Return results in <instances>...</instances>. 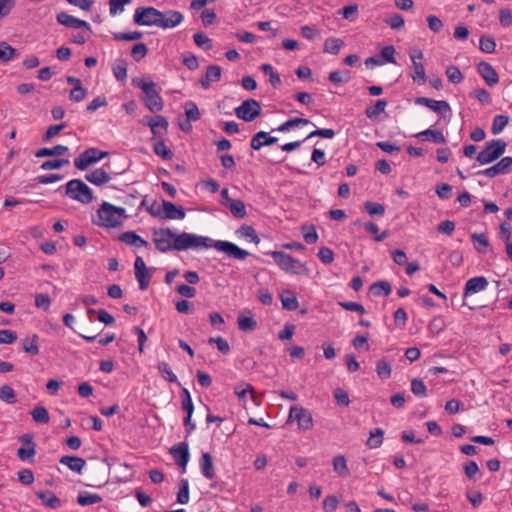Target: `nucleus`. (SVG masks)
Masks as SVG:
<instances>
[{"mask_svg":"<svg viewBox=\"0 0 512 512\" xmlns=\"http://www.w3.org/2000/svg\"><path fill=\"white\" fill-rule=\"evenodd\" d=\"M152 236L156 249L162 253L171 250L207 249L212 246V239L209 237L187 232L176 234L170 228L155 229L153 230Z\"/></svg>","mask_w":512,"mask_h":512,"instance_id":"1","label":"nucleus"},{"mask_svg":"<svg viewBox=\"0 0 512 512\" xmlns=\"http://www.w3.org/2000/svg\"><path fill=\"white\" fill-rule=\"evenodd\" d=\"M126 217L124 208L104 201L98 208L97 215L93 217L92 222L100 227L115 228L120 226Z\"/></svg>","mask_w":512,"mask_h":512,"instance_id":"2","label":"nucleus"},{"mask_svg":"<svg viewBox=\"0 0 512 512\" xmlns=\"http://www.w3.org/2000/svg\"><path fill=\"white\" fill-rule=\"evenodd\" d=\"M269 254L273 257L279 268L286 273L294 275H308L309 269L306 264L292 257L290 254L282 251H271Z\"/></svg>","mask_w":512,"mask_h":512,"instance_id":"3","label":"nucleus"},{"mask_svg":"<svg viewBox=\"0 0 512 512\" xmlns=\"http://www.w3.org/2000/svg\"><path fill=\"white\" fill-rule=\"evenodd\" d=\"M133 85L139 87L145 94L144 102L146 107L153 113L163 109V101L153 81L144 82L141 79H133Z\"/></svg>","mask_w":512,"mask_h":512,"instance_id":"4","label":"nucleus"},{"mask_svg":"<svg viewBox=\"0 0 512 512\" xmlns=\"http://www.w3.org/2000/svg\"><path fill=\"white\" fill-rule=\"evenodd\" d=\"M507 144L502 139H493L485 144L476 159L481 165H486L499 159L506 150Z\"/></svg>","mask_w":512,"mask_h":512,"instance_id":"5","label":"nucleus"},{"mask_svg":"<svg viewBox=\"0 0 512 512\" xmlns=\"http://www.w3.org/2000/svg\"><path fill=\"white\" fill-rule=\"evenodd\" d=\"M66 195L83 204H89L93 200L92 190L79 179H72L66 184Z\"/></svg>","mask_w":512,"mask_h":512,"instance_id":"6","label":"nucleus"},{"mask_svg":"<svg viewBox=\"0 0 512 512\" xmlns=\"http://www.w3.org/2000/svg\"><path fill=\"white\" fill-rule=\"evenodd\" d=\"M409 56L412 62L410 77L414 83L419 85L425 84L427 77L423 63V52L419 48H413L410 50Z\"/></svg>","mask_w":512,"mask_h":512,"instance_id":"7","label":"nucleus"},{"mask_svg":"<svg viewBox=\"0 0 512 512\" xmlns=\"http://www.w3.org/2000/svg\"><path fill=\"white\" fill-rule=\"evenodd\" d=\"M162 12L154 7H138L135 10L133 20L137 25L158 26L162 20Z\"/></svg>","mask_w":512,"mask_h":512,"instance_id":"8","label":"nucleus"},{"mask_svg":"<svg viewBox=\"0 0 512 512\" xmlns=\"http://www.w3.org/2000/svg\"><path fill=\"white\" fill-rule=\"evenodd\" d=\"M108 155V152L98 148H88L74 160V166L79 170H85L90 165L100 161Z\"/></svg>","mask_w":512,"mask_h":512,"instance_id":"9","label":"nucleus"},{"mask_svg":"<svg viewBox=\"0 0 512 512\" xmlns=\"http://www.w3.org/2000/svg\"><path fill=\"white\" fill-rule=\"evenodd\" d=\"M235 114L239 119L252 122L261 114L260 103L255 99H247L240 106L235 108Z\"/></svg>","mask_w":512,"mask_h":512,"instance_id":"10","label":"nucleus"},{"mask_svg":"<svg viewBox=\"0 0 512 512\" xmlns=\"http://www.w3.org/2000/svg\"><path fill=\"white\" fill-rule=\"evenodd\" d=\"M211 247H214L216 250L223 252L227 254L229 257L237 260H244L249 255L248 251L241 249L236 244L228 241L212 240Z\"/></svg>","mask_w":512,"mask_h":512,"instance_id":"11","label":"nucleus"},{"mask_svg":"<svg viewBox=\"0 0 512 512\" xmlns=\"http://www.w3.org/2000/svg\"><path fill=\"white\" fill-rule=\"evenodd\" d=\"M134 270L135 277L139 283V288L141 290L147 289L149 285L150 278L152 277V273L154 268H147L144 260L141 257H136L134 262Z\"/></svg>","mask_w":512,"mask_h":512,"instance_id":"12","label":"nucleus"},{"mask_svg":"<svg viewBox=\"0 0 512 512\" xmlns=\"http://www.w3.org/2000/svg\"><path fill=\"white\" fill-rule=\"evenodd\" d=\"M289 418L296 420L300 429L309 430L313 426L311 413L303 407L292 406L290 408Z\"/></svg>","mask_w":512,"mask_h":512,"instance_id":"13","label":"nucleus"},{"mask_svg":"<svg viewBox=\"0 0 512 512\" xmlns=\"http://www.w3.org/2000/svg\"><path fill=\"white\" fill-rule=\"evenodd\" d=\"M415 104L426 106L430 110L439 113L443 117H445L446 113L451 112V107L445 100H434L427 97H417L415 99Z\"/></svg>","mask_w":512,"mask_h":512,"instance_id":"14","label":"nucleus"},{"mask_svg":"<svg viewBox=\"0 0 512 512\" xmlns=\"http://www.w3.org/2000/svg\"><path fill=\"white\" fill-rule=\"evenodd\" d=\"M170 454L173 457L175 463L185 470L189 461V449L188 444L185 442L178 443L171 447Z\"/></svg>","mask_w":512,"mask_h":512,"instance_id":"15","label":"nucleus"},{"mask_svg":"<svg viewBox=\"0 0 512 512\" xmlns=\"http://www.w3.org/2000/svg\"><path fill=\"white\" fill-rule=\"evenodd\" d=\"M20 441L23 443V446H21L17 450V456L20 460L26 461L36 454L35 443L33 442V435L24 434L20 437Z\"/></svg>","mask_w":512,"mask_h":512,"instance_id":"16","label":"nucleus"},{"mask_svg":"<svg viewBox=\"0 0 512 512\" xmlns=\"http://www.w3.org/2000/svg\"><path fill=\"white\" fill-rule=\"evenodd\" d=\"M144 124L149 126L152 134L159 138H162L168 130V121L162 115L150 117Z\"/></svg>","mask_w":512,"mask_h":512,"instance_id":"17","label":"nucleus"},{"mask_svg":"<svg viewBox=\"0 0 512 512\" xmlns=\"http://www.w3.org/2000/svg\"><path fill=\"white\" fill-rule=\"evenodd\" d=\"M477 71L488 86L492 87L499 82V76L496 70L488 62H479L477 65Z\"/></svg>","mask_w":512,"mask_h":512,"instance_id":"18","label":"nucleus"},{"mask_svg":"<svg viewBox=\"0 0 512 512\" xmlns=\"http://www.w3.org/2000/svg\"><path fill=\"white\" fill-rule=\"evenodd\" d=\"M57 21L61 25H64L69 28H86L87 30L91 29V26L88 22L78 19L67 12H60L57 14Z\"/></svg>","mask_w":512,"mask_h":512,"instance_id":"19","label":"nucleus"},{"mask_svg":"<svg viewBox=\"0 0 512 512\" xmlns=\"http://www.w3.org/2000/svg\"><path fill=\"white\" fill-rule=\"evenodd\" d=\"M487 286L488 281L484 276L470 278L465 284L463 296L464 298H466L472 294L478 293L486 289Z\"/></svg>","mask_w":512,"mask_h":512,"instance_id":"20","label":"nucleus"},{"mask_svg":"<svg viewBox=\"0 0 512 512\" xmlns=\"http://www.w3.org/2000/svg\"><path fill=\"white\" fill-rule=\"evenodd\" d=\"M162 218L163 219H183L185 218V210L181 206H176L174 203L163 200L162 201Z\"/></svg>","mask_w":512,"mask_h":512,"instance_id":"21","label":"nucleus"},{"mask_svg":"<svg viewBox=\"0 0 512 512\" xmlns=\"http://www.w3.org/2000/svg\"><path fill=\"white\" fill-rule=\"evenodd\" d=\"M85 179L93 185L102 186L108 183L112 177L104 168H97L87 173Z\"/></svg>","mask_w":512,"mask_h":512,"instance_id":"22","label":"nucleus"},{"mask_svg":"<svg viewBox=\"0 0 512 512\" xmlns=\"http://www.w3.org/2000/svg\"><path fill=\"white\" fill-rule=\"evenodd\" d=\"M162 20L160 21V27L163 29L173 28L179 25L183 20V15L179 11L168 10L162 12Z\"/></svg>","mask_w":512,"mask_h":512,"instance_id":"23","label":"nucleus"},{"mask_svg":"<svg viewBox=\"0 0 512 512\" xmlns=\"http://www.w3.org/2000/svg\"><path fill=\"white\" fill-rule=\"evenodd\" d=\"M277 142L276 137H271L267 132H257L250 141V146L254 150H260L263 146L272 145Z\"/></svg>","mask_w":512,"mask_h":512,"instance_id":"24","label":"nucleus"},{"mask_svg":"<svg viewBox=\"0 0 512 512\" xmlns=\"http://www.w3.org/2000/svg\"><path fill=\"white\" fill-rule=\"evenodd\" d=\"M221 78V68L217 65H210L206 69L205 76H203L199 83L204 89H208L210 87L211 82H217Z\"/></svg>","mask_w":512,"mask_h":512,"instance_id":"25","label":"nucleus"},{"mask_svg":"<svg viewBox=\"0 0 512 512\" xmlns=\"http://www.w3.org/2000/svg\"><path fill=\"white\" fill-rule=\"evenodd\" d=\"M36 496L41 499L42 503L51 509H58L61 506V500L52 491H38Z\"/></svg>","mask_w":512,"mask_h":512,"instance_id":"26","label":"nucleus"},{"mask_svg":"<svg viewBox=\"0 0 512 512\" xmlns=\"http://www.w3.org/2000/svg\"><path fill=\"white\" fill-rule=\"evenodd\" d=\"M200 467L201 472L205 478L213 479L215 477L216 473L213 465V458L210 453L205 452L202 454Z\"/></svg>","mask_w":512,"mask_h":512,"instance_id":"27","label":"nucleus"},{"mask_svg":"<svg viewBox=\"0 0 512 512\" xmlns=\"http://www.w3.org/2000/svg\"><path fill=\"white\" fill-rule=\"evenodd\" d=\"M59 462L66 465L70 470L81 473L84 468L86 461L83 458L77 456L64 455L60 458Z\"/></svg>","mask_w":512,"mask_h":512,"instance_id":"28","label":"nucleus"},{"mask_svg":"<svg viewBox=\"0 0 512 512\" xmlns=\"http://www.w3.org/2000/svg\"><path fill=\"white\" fill-rule=\"evenodd\" d=\"M119 239L127 245L135 247H149V243L133 231L123 232Z\"/></svg>","mask_w":512,"mask_h":512,"instance_id":"29","label":"nucleus"},{"mask_svg":"<svg viewBox=\"0 0 512 512\" xmlns=\"http://www.w3.org/2000/svg\"><path fill=\"white\" fill-rule=\"evenodd\" d=\"M416 137L422 140H428L438 144L446 143V138L440 130H433L429 128L418 133Z\"/></svg>","mask_w":512,"mask_h":512,"instance_id":"30","label":"nucleus"},{"mask_svg":"<svg viewBox=\"0 0 512 512\" xmlns=\"http://www.w3.org/2000/svg\"><path fill=\"white\" fill-rule=\"evenodd\" d=\"M69 151V148L64 145H56L52 148H41L39 149L35 156L38 158L43 157H52V156H62L65 155Z\"/></svg>","mask_w":512,"mask_h":512,"instance_id":"31","label":"nucleus"},{"mask_svg":"<svg viewBox=\"0 0 512 512\" xmlns=\"http://www.w3.org/2000/svg\"><path fill=\"white\" fill-rule=\"evenodd\" d=\"M280 299L284 309L294 311L298 308L299 303L296 294L291 290H286L280 294Z\"/></svg>","mask_w":512,"mask_h":512,"instance_id":"32","label":"nucleus"},{"mask_svg":"<svg viewBox=\"0 0 512 512\" xmlns=\"http://www.w3.org/2000/svg\"><path fill=\"white\" fill-rule=\"evenodd\" d=\"M225 207L238 219H243L247 215L246 206L242 200L233 199Z\"/></svg>","mask_w":512,"mask_h":512,"instance_id":"33","label":"nucleus"},{"mask_svg":"<svg viewBox=\"0 0 512 512\" xmlns=\"http://www.w3.org/2000/svg\"><path fill=\"white\" fill-rule=\"evenodd\" d=\"M333 470L341 477H348L350 475V471L347 467L346 458L343 455H337L334 457L333 461Z\"/></svg>","mask_w":512,"mask_h":512,"instance_id":"34","label":"nucleus"},{"mask_svg":"<svg viewBox=\"0 0 512 512\" xmlns=\"http://www.w3.org/2000/svg\"><path fill=\"white\" fill-rule=\"evenodd\" d=\"M39 336L37 334H33L31 337H27L22 341L23 350L26 353L31 355L39 354V346H38Z\"/></svg>","mask_w":512,"mask_h":512,"instance_id":"35","label":"nucleus"},{"mask_svg":"<svg viewBox=\"0 0 512 512\" xmlns=\"http://www.w3.org/2000/svg\"><path fill=\"white\" fill-rule=\"evenodd\" d=\"M238 328L241 331H253L257 327V322L252 316H245L244 314H240L237 319Z\"/></svg>","mask_w":512,"mask_h":512,"instance_id":"36","label":"nucleus"},{"mask_svg":"<svg viewBox=\"0 0 512 512\" xmlns=\"http://www.w3.org/2000/svg\"><path fill=\"white\" fill-rule=\"evenodd\" d=\"M384 431L381 428H375L370 432L366 445L370 449H376L381 446L383 442Z\"/></svg>","mask_w":512,"mask_h":512,"instance_id":"37","label":"nucleus"},{"mask_svg":"<svg viewBox=\"0 0 512 512\" xmlns=\"http://www.w3.org/2000/svg\"><path fill=\"white\" fill-rule=\"evenodd\" d=\"M17 55V50L5 41H0V62L6 63Z\"/></svg>","mask_w":512,"mask_h":512,"instance_id":"38","label":"nucleus"},{"mask_svg":"<svg viewBox=\"0 0 512 512\" xmlns=\"http://www.w3.org/2000/svg\"><path fill=\"white\" fill-rule=\"evenodd\" d=\"M370 291L375 296H380V295L388 296L391 293V285H390V283L388 281L381 280V281H378V282H374L370 286Z\"/></svg>","mask_w":512,"mask_h":512,"instance_id":"39","label":"nucleus"},{"mask_svg":"<svg viewBox=\"0 0 512 512\" xmlns=\"http://www.w3.org/2000/svg\"><path fill=\"white\" fill-rule=\"evenodd\" d=\"M343 45L344 42L341 39L331 37L325 40L323 50L325 53L336 55Z\"/></svg>","mask_w":512,"mask_h":512,"instance_id":"40","label":"nucleus"},{"mask_svg":"<svg viewBox=\"0 0 512 512\" xmlns=\"http://www.w3.org/2000/svg\"><path fill=\"white\" fill-rule=\"evenodd\" d=\"M153 151L164 160H171L173 158V152L165 145L162 139L154 143Z\"/></svg>","mask_w":512,"mask_h":512,"instance_id":"41","label":"nucleus"},{"mask_svg":"<svg viewBox=\"0 0 512 512\" xmlns=\"http://www.w3.org/2000/svg\"><path fill=\"white\" fill-rule=\"evenodd\" d=\"M115 78L119 81H125L127 78V63L123 59H119L112 67Z\"/></svg>","mask_w":512,"mask_h":512,"instance_id":"42","label":"nucleus"},{"mask_svg":"<svg viewBox=\"0 0 512 512\" xmlns=\"http://www.w3.org/2000/svg\"><path fill=\"white\" fill-rule=\"evenodd\" d=\"M0 400L7 404L16 403L17 396L11 386L5 384L0 387Z\"/></svg>","mask_w":512,"mask_h":512,"instance_id":"43","label":"nucleus"},{"mask_svg":"<svg viewBox=\"0 0 512 512\" xmlns=\"http://www.w3.org/2000/svg\"><path fill=\"white\" fill-rule=\"evenodd\" d=\"M310 120L306 118H293L289 119L286 122L282 123L277 130L280 132H286L289 131L293 127H298L300 125H308L310 124Z\"/></svg>","mask_w":512,"mask_h":512,"instance_id":"44","label":"nucleus"},{"mask_svg":"<svg viewBox=\"0 0 512 512\" xmlns=\"http://www.w3.org/2000/svg\"><path fill=\"white\" fill-rule=\"evenodd\" d=\"M376 373L381 379H388L392 373L391 364L385 359H380L376 364Z\"/></svg>","mask_w":512,"mask_h":512,"instance_id":"45","label":"nucleus"},{"mask_svg":"<svg viewBox=\"0 0 512 512\" xmlns=\"http://www.w3.org/2000/svg\"><path fill=\"white\" fill-rule=\"evenodd\" d=\"M31 416L36 423L47 424L50 420L49 413L43 406L34 408L31 411Z\"/></svg>","mask_w":512,"mask_h":512,"instance_id":"46","label":"nucleus"},{"mask_svg":"<svg viewBox=\"0 0 512 512\" xmlns=\"http://www.w3.org/2000/svg\"><path fill=\"white\" fill-rule=\"evenodd\" d=\"M479 48L484 53H493L496 49V42L492 36L483 35L479 40Z\"/></svg>","mask_w":512,"mask_h":512,"instance_id":"47","label":"nucleus"},{"mask_svg":"<svg viewBox=\"0 0 512 512\" xmlns=\"http://www.w3.org/2000/svg\"><path fill=\"white\" fill-rule=\"evenodd\" d=\"M157 369H158L159 373L161 374V376L168 382H171V383L177 382V377L173 373L170 365L167 362H164V361L159 362Z\"/></svg>","mask_w":512,"mask_h":512,"instance_id":"48","label":"nucleus"},{"mask_svg":"<svg viewBox=\"0 0 512 512\" xmlns=\"http://www.w3.org/2000/svg\"><path fill=\"white\" fill-rule=\"evenodd\" d=\"M509 117L506 115H496L493 119L491 132L494 135L499 134L507 126Z\"/></svg>","mask_w":512,"mask_h":512,"instance_id":"49","label":"nucleus"},{"mask_svg":"<svg viewBox=\"0 0 512 512\" xmlns=\"http://www.w3.org/2000/svg\"><path fill=\"white\" fill-rule=\"evenodd\" d=\"M386 106L387 101L384 99H379L376 101L374 106L366 108L365 114L368 118H375L380 113L385 111Z\"/></svg>","mask_w":512,"mask_h":512,"instance_id":"50","label":"nucleus"},{"mask_svg":"<svg viewBox=\"0 0 512 512\" xmlns=\"http://www.w3.org/2000/svg\"><path fill=\"white\" fill-rule=\"evenodd\" d=\"M189 501V482L187 479H182L179 483V491L177 494V502L186 504Z\"/></svg>","mask_w":512,"mask_h":512,"instance_id":"51","label":"nucleus"},{"mask_svg":"<svg viewBox=\"0 0 512 512\" xmlns=\"http://www.w3.org/2000/svg\"><path fill=\"white\" fill-rule=\"evenodd\" d=\"M142 36H143V33L140 31L113 33V38L116 41H135V40L142 38Z\"/></svg>","mask_w":512,"mask_h":512,"instance_id":"52","label":"nucleus"},{"mask_svg":"<svg viewBox=\"0 0 512 512\" xmlns=\"http://www.w3.org/2000/svg\"><path fill=\"white\" fill-rule=\"evenodd\" d=\"M471 239L474 242L478 243V246H475L476 250L480 253H485L487 250V247L489 246V240L486 234L484 233H473L471 235Z\"/></svg>","mask_w":512,"mask_h":512,"instance_id":"53","label":"nucleus"},{"mask_svg":"<svg viewBox=\"0 0 512 512\" xmlns=\"http://www.w3.org/2000/svg\"><path fill=\"white\" fill-rule=\"evenodd\" d=\"M411 391L417 397H426L427 389L424 382L420 379H412L411 381Z\"/></svg>","mask_w":512,"mask_h":512,"instance_id":"54","label":"nucleus"},{"mask_svg":"<svg viewBox=\"0 0 512 512\" xmlns=\"http://www.w3.org/2000/svg\"><path fill=\"white\" fill-rule=\"evenodd\" d=\"M446 76L448 80L454 84H458L463 80V74L458 67L451 65L446 69Z\"/></svg>","mask_w":512,"mask_h":512,"instance_id":"55","label":"nucleus"},{"mask_svg":"<svg viewBox=\"0 0 512 512\" xmlns=\"http://www.w3.org/2000/svg\"><path fill=\"white\" fill-rule=\"evenodd\" d=\"M237 233L242 237L250 238L256 244L260 242V239L252 226L243 225L237 230Z\"/></svg>","mask_w":512,"mask_h":512,"instance_id":"56","label":"nucleus"},{"mask_svg":"<svg viewBox=\"0 0 512 512\" xmlns=\"http://www.w3.org/2000/svg\"><path fill=\"white\" fill-rule=\"evenodd\" d=\"M102 501V498L97 494H79L77 498V502L81 506H87L92 504H97Z\"/></svg>","mask_w":512,"mask_h":512,"instance_id":"57","label":"nucleus"},{"mask_svg":"<svg viewBox=\"0 0 512 512\" xmlns=\"http://www.w3.org/2000/svg\"><path fill=\"white\" fill-rule=\"evenodd\" d=\"M182 409L187 414H193L194 406L188 389L183 388L181 394Z\"/></svg>","mask_w":512,"mask_h":512,"instance_id":"58","label":"nucleus"},{"mask_svg":"<svg viewBox=\"0 0 512 512\" xmlns=\"http://www.w3.org/2000/svg\"><path fill=\"white\" fill-rule=\"evenodd\" d=\"M69 163L70 161L68 159L47 160L41 164L40 168L42 170L59 169L62 166L69 165Z\"/></svg>","mask_w":512,"mask_h":512,"instance_id":"59","label":"nucleus"},{"mask_svg":"<svg viewBox=\"0 0 512 512\" xmlns=\"http://www.w3.org/2000/svg\"><path fill=\"white\" fill-rule=\"evenodd\" d=\"M148 53V48L144 43L135 44L131 49V56L137 62L142 60Z\"/></svg>","mask_w":512,"mask_h":512,"instance_id":"60","label":"nucleus"},{"mask_svg":"<svg viewBox=\"0 0 512 512\" xmlns=\"http://www.w3.org/2000/svg\"><path fill=\"white\" fill-rule=\"evenodd\" d=\"M193 39L195 44L204 50H210L213 47L212 40L203 33H195Z\"/></svg>","mask_w":512,"mask_h":512,"instance_id":"61","label":"nucleus"},{"mask_svg":"<svg viewBox=\"0 0 512 512\" xmlns=\"http://www.w3.org/2000/svg\"><path fill=\"white\" fill-rule=\"evenodd\" d=\"M132 0H109V13L115 16L124 11V6L131 3Z\"/></svg>","mask_w":512,"mask_h":512,"instance_id":"62","label":"nucleus"},{"mask_svg":"<svg viewBox=\"0 0 512 512\" xmlns=\"http://www.w3.org/2000/svg\"><path fill=\"white\" fill-rule=\"evenodd\" d=\"M185 114L188 120L197 121L200 119L201 114L194 102H187L185 105Z\"/></svg>","mask_w":512,"mask_h":512,"instance_id":"63","label":"nucleus"},{"mask_svg":"<svg viewBox=\"0 0 512 512\" xmlns=\"http://www.w3.org/2000/svg\"><path fill=\"white\" fill-rule=\"evenodd\" d=\"M463 469H464L465 475L470 480H475L476 479V475L480 471L477 463L475 461H473V460H470L467 463H465L464 466H463Z\"/></svg>","mask_w":512,"mask_h":512,"instance_id":"64","label":"nucleus"}]
</instances>
